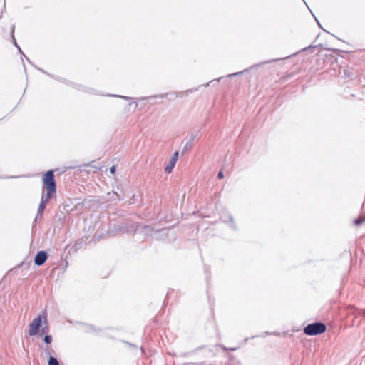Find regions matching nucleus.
<instances>
[{
	"instance_id": "nucleus-19",
	"label": "nucleus",
	"mask_w": 365,
	"mask_h": 365,
	"mask_svg": "<svg viewBox=\"0 0 365 365\" xmlns=\"http://www.w3.org/2000/svg\"><path fill=\"white\" fill-rule=\"evenodd\" d=\"M116 171V168H115V165H113L110 168V173L111 174H114Z\"/></svg>"
},
{
	"instance_id": "nucleus-14",
	"label": "nucleus",
	"mask_w": 365,
	"mask_h": 365,
	"mask_svg": "<svg viewBox=\"0 0 365 365\" xmlns=\"http://www.w3.org/2000/svg\"><path fill=\"white\" fill-rule=\"evenodd\" d=\"M43 341L46 344H51L53 341V337L50 334H46L43 339Z\"/></svg>"
},
{
	"instance_id": "nucleus-27",
	"label": "nucleus",
	"mask_w": 365,
	"mask_h": 365,
	"mask_svg": "<svg viewBox=\"0 0 365 365\" xmlns=\"http://www.w3.org/2000/svg\"><path fill=\"white\" fill-rule=\"evenodd\" d=\"M178 96H181V93H179L178 94H176V97H178Z\"/></svg>"
},
{
	"instance_id": "nucleus-23",
	"label": "nucleus",
	"mask_w": 365,
	"mask_h": 365,
	"mask_svg": "<svg viewBox=\"0 0 365 365\" xmlns=\"http://www.w3.org/2000/svg\"><path fill=\"white\" fill-rule=\"evenodd\" d=\"M281 58H277V59H273V60H269V61H267L265 62H263L262 64L264 63H270V62H274V61H279L280 60Z\"/></svg>"
},
{
	"instance_id": "nucleus-8",
	"label": "nucleus",
	"mask_w": 365,
	"mask_h": 365,
	"mask_svg": "<svg viewBox=\"0 0 365 365\" xmlns=\"http://www.w3.org/2000/svg\"><path fill=\"white\" fill-rule=\"evenodd\" d=\"M195 138V135H191L190 138L187 140L185 145L182 148V153H185L188 150H190L192 147L193 141Z\"/></svg>"
},
{
	"instance_id": "nucleus-3",
	"label": "nucleus",
	"mask_w": 365,
	"mask_h": 365,
	"mask_svg": "<svg viewBox=\"0 0 365 365\" xmlns=\"http://www.w3.org/2000/svg\"><path fill=\"white\" fill-rule=\"evenodd\" d=\"M326 324L321 322H316L307 324L303 329L304 333L308 336H317L326 331Z\"/></svg>"
},
{
	"instance_id": "nucleus-32",
	"label": "nucleus",
	"mask_w": 365,
	"mask_h": 365,
	"mask_svg": "<svg viewBox=\"0 0 365 365\" xmlns=\"http://www.w3.org/2000/svg\"><path fill=\"white\" fill-rule=\"evenodd\" d=\"M230 350L234 351V350H235V348H232V349H230Z\"/></svg>"
},
{
	"instance_id": "nucleus-17",
	"label": "nucleus",
	"mask_w": 365,
	"mask_h": 365,
	"mask_svg": "<svg viewBox=\"0 0 365 365\" xmlns=\"http://www.w3.org/2000/svg\"><path fill=\"white\" fill-rule=\"evenodd\" d=\"M322 46L321 44H320V45H318V46H317H317H312V45H310V46H307V47H306V48H303V49H302V51H309V50H310V49L316 48H317V47H319V46Z\"/></svg>"
},
{
	"instance_id": "nucleus-21",
	"label": "nucleus",
	"mask_w": 365,
	"mask_h": 365,
	"mask_svg": "<svg viewBox=\"0 0 365 365\" xmlns=\"http://www.w3.org/2000/svg\"><path fill=\"white\" fill-rule=\"evenodd\" d=\"M16 48H18L19 52L21 55H23L25 58H26V59L29 61L28 58H27V57L26 56V55L22 52V51H21V48H20L19 46H18V47H16Z\"/></svg>"
},
{
	"instance_id": "nucleus-4",
	"label": "nucleus",
	"mask_w": 365,
	"mask_h": 365,
	"mask_svg": "<svg viewBox=\"0 0 365 365\" xmlns=\"http://www.w3.org/2000/svg\"><path fill=\"white\" fill-rule=\"evenodd\" d=\"M48 258V255L46 251L40 250L36 254L34 262L35 265L40 267L46 262Z\"/></svg>"
},
{
	"instance_id": "nucleus-7",
	"label": "nucleus",
	"mask_w": 365,
	"mask_h": 365,
	"mask_svg": "<svg viewBox=\"0 0 365 365\" xmlns=\"http://www.w3.org/2000/svg\"><path fill=\"white\" fill-rule=\"evenodd\" d=\"M223 222L228 224L229 226L234 230H237V225L235 223L234 218L231 215H224L221 217Z\"/></svg>"
},
{
	"instance_id": "nucleus-10",
	"label": "nucleus",
	"mask_w": 365,
	"mask_h": 365,
	"mask_svg": "<svg viewBox=\"0 0 365 365\" xmlns=\"http://www.w3.org/2000/svg\"><path fill=\"white\" fill-rule=\"evenodd\" d=\"M143 232L146 234V235H152L153 232H154V234H158V233H160V232H164L166 231V229L164 228V229H162V230H157L155 231H154V230L150 227V226H148V225H144L143 227Z\"/></svg>"
},
{
	"instance_id": "nucleus-9",
	"label": "nucleus",
	"mask_w": 365,
	"mask_h": 365,
	"mask_svg": "<svg viewBox=\"0 0 365 365\" xmlns=\"http://www.w3.org/2000/svg\"><path fill=\"white\" fill-rule=\"evenodd\" d=\"M349 314H354L355 316L363 315L365 316V309H359L354 306H349L348 307Z\"/></svg>"
},
{
	"instance_id": "nucleus-6",
	"label": "nucleus",
	"mask_w": 365,
	"mask_h": 365,
	"mask_svg": "<svg viewBox=\"0 0 365 365\" xmlns=\"http://www.w3.org/2000/svg\"><path fill=\"white\" fill-rule=\"evenodd\" d=\"M178 155H179L178 151H175L173 154L168 164L165 168V171L167 173H170L173 171V168H175V166L176 165L177 160L178 159Z\"/></svg>"
},
{
	"instance_id": "nucleus-28",
	"label": "nucleus",
	"mask_w": 365,
	"mask_h": 365,
	"mask_svg": "<svg viewBox=\"0 0 365 365\" xmlns=\"http://www.w3.org/2000/svg\"><path fill=\"white\" fill-rule=\"evenodd\" d=\"M316 21H317V24L321 27V25L319 24V22L318 21V20L315 18Z\"/></svg>"
},
{
	"instance_id": "nucleus-13",
	"label": "nucleus",
	"mask_w": 365,
	"mask_h": 365,
	"mask_svg": "<svg viewBox=\"0 0 365 365\" xmlns=\"http://www.w3.org/2000/svg\"><path fill=\"white\" fill-rule=\"evenodd\" d=\"M364 221H365V216L364 217L359 216L354 220V224L355 225L359 226V225H361Z\"/></svg>"
},
{
	"instance_id": "nucleus-22",
	"label": "nucleus",
	"mask_w": 365,
	"mask_h": 365,
	"mask_svg": "<svg viewBox=\"0 0 365 365\" xmlns=\"http://www.w3.org/2000/svg\"><path fill=\"white\" fill-rule=\"evenodd\" d=\"M223 177H224L223 173L221 170L219 171V173L217 174V178L220 179H222V178H223Z\"/></svg>"
},
{
	"instance_id": "nucleus-31",
	"label": "nucleus",
	"mask_w": 365,
	"mask_h": 365,
	"mask_svg": "<svg viewBox=\"0 0 365 365\" xmlns=\"http://www.w3.org/2000/svg\"><path fill=\"white\" fill-rule=\"evenodd\" d=\"M222 77H221V78H218V79H217V81H220V79H222Z\"/></svg>"
},
{
	"instance_id": "nucleus-25",
	"label": "nucleus",
	"mask_w": 365,
	"mask_h": 365,
	"mask_svg": "<svg viewBox=\"0 0 365 365\" xmlns=\"http://www.w3.org/2000/svg\"><path fill=\"white\" fill-rule=\"evenodd\" d=\"M38 219V217H37V215H36L35 219H34V224L37 223Z\"/></svg>"
},
{
	"instance_id": "nucleus-24",
	"label": "nucleus",
	"mask_w": 365,
	"mask_h": 365,
	"mask_svg": "<svg viewBox=\"0 0 365 365\" xmlns=\"http://www.w3.org/2000/svg\"><path fill=\"white\" fill-rule=\"evenodd\" d=\"M194 91H197V88H195V89L187 90L185 92H186V93H192Z\"/></svg>"
},
{
	"instance_id": "nucleus-5",
	"label": "nucleus",
	"mask_w": 365,
	"mask_h": 365,
	"mask_svg": "<svg viewBox=\"0 0 365 365\" xmlns=\"http://www.w3.org/2000/svg\"><path fill=\"white\" fill-rule=\"evenodd\" d=\"M51 199L52 198L47 197V196L44 195L43 192L42 193L41 202L37 210V217H41L43 215L47 204Z\"/></svg>"
},
{
	"instance_id": "nucleus-16",
	"label": "nucleus",
	"mask_w": 365,
	"mask_h": 365,
	"mask_svg": "<svg viewBox=\"0 0 365 365\" xmlns=\"http://www.w3.org/2000/svg\"><path fill=\"white\" fill-rule=\"evenodd\" d=\"M247 71H248L247 69H245V70L240 71V72H236V73H234L232 74H229V75H227V77H232V76H238V75L242 74L245 72H247Z\"/></svg>"
},
{
	"instance_id": "nucleus-29",
	"label": "nucleus",
	"mask_w": 365,
	"mask_h": 365,
	"mask_svg": "<svg viewBox=\"0 0 365 365\" xmlns=\"http://www.w3.org/2000/svg\"><path fill=\"white\" fill-rule=\"evenodd\" d=\"M130 346H131V347H136V346H135V345L132 344H130Z\"/></svg>"
},
{
	"instance_id": "nucleus-1",
	"label": "nucleus",
	"mask_w": 365,
	"mask_h": 365,
	"mask_svg": "<svg viewBox=\"0 0 365 365\" xmlns=\"http://www.w3.org/2000/svg\"><path fill=\"white\" fill-rule=\"evenodd\" d=\"M43 189L46 191L47 197L55 198L56 197V182L54 170H48L43 175Z\"/></svg>"
},
{
	"instance_id": "nucleus-20",
	"label": "nucleus",
	"mask_w": 365,
	"mask_h": 365,
	"mask_svg": "<svg viewBox=\"0 0 365 365\" xmlns=\"http://www.w3.org/2000/svg\"><path fill=\"white\" fill-rule=\"evenodd\" d=\"M113 96L121 98L126 99V100H129L130 99V97L125 96L113 95Z\"/></svg>"
},
{
	"instance_id": "nucleus-2",
	"label": "nucleus",
	"mask_w": 365,
	"mask_h": 365,
	"mask_svg": "<svg viewBox=\"0 0 365 365\" xmlns=\"http://www.w3.org/2000/svg\"><path fill=\"white\" fill-rule=\"evenodd\" d=\"M43 323L44 324H48L47 313L46 311H43L41 314H38L29 324L28 333L29 336H33L38 334L39 329L41 328Z\"/></svg>"
},
{
	"instance_id": "nucleus-15",
	"label": "nucleus",
	"mask_w": 365,
	"mask_h": 365,
	"mask_svg": "<svg viewBox=\"0 0 365 365\" xmlns=\"http://www.w3.org/2000/svg\"><path fill=\"white\" fill-rule=\"evenodd\" d=\"M48 331V326L47 324H45V326L43 327H42L41 329H39V334L41 336L42 335H46V333Z\"/></svg>"
},
{
	"instance_id": "nucleus-11",
	"label": "nucleus",
	"mask_w": 365,
	"mask_h": 365,
	"mask_svg": "<svg viewBox=\"0 0 365 365\" xmlns=\"http://www.w3.org/2000/svg\"><path fill=\"white\" fill-rule=\"evenodd\" d=\"M14 31H15V25L14 24H12V26H11V39H12V43L13 44L16 46V47H18V44H17V42H16V40L14 37Z\"/></svg>"
},
{
	"instance_id": "nucleus-12",
	"label": "nucleus",
	"mask_w": 365,
	"mask_h": 365,
	"mask_svg": "<svg viewBox=\"0 0 365 365\" xmlns=\"http://www.w3.org/2000/svg\"><path fill=\"white\" fill-rule=\"evenodd\" d=\"M48 365H59V362L56 357L50 356L48 360Z\"/></svg>"
},
{
	"instance_id": "nucleus-26",
	"label": "nucleus",
	"mask_w": 365,
	"mask_h": 365,
	"mask_svg": "<svg viewBox=\"0 0 365 365\" xmlns=\"http://www.w3.org/2000/svg\"><path fill=\"white\" fill-rule=\"evenodd\" d=\"M344 74H345L346 76H347L348 77H350V76H351L349 73V74L347 73V71H346V70H344Z\"/></svg>"
},
{
	"instance_id": "nucleus-30",
	"label": "nucleus",
	"mask_w": 365,
	"mask_h": 365,
	"mask_svg": "<svg viewBox=\"0 0 365 365\" xmlns=\"http://www.w3.org/2000/svg\"><path fill=\"white\" fill-rule=\"evenodd\" d=\"M334 52H337V51H340V50H339V49H335V50H334Z\"/></svg>"
},
{
	"instance_id": "nucleus-18",
	"label": "nucleus",
	"mask_w": 365,
	"mask_h": 365,
	"mask_svg": "<svg viewBox=\"0 0 365 365\" xmlns=\"http://www.w3.org/2000/svg\"><path fill=\"white\" fill-rule=\"evenodd\" d=\"M88 329L87 331H96L97 329L95 328L93 325L88 324L87 325Z\"/></svg>"
},
{
	"instance_id": "nucleus-33",
	"label": "nucleus",
	"mask_w": 365,
	"mask_h": 365,
	"mask_svg": "<svg viewBox=\"0 0 365 365\" xmlns=\"http://www.w3.org/2000/svg\"><path fill=\"white\" fill-rule=\"evenodd\" d=\"M293 365H300V364H294Z\"/></svg>"
}]
</instances>
